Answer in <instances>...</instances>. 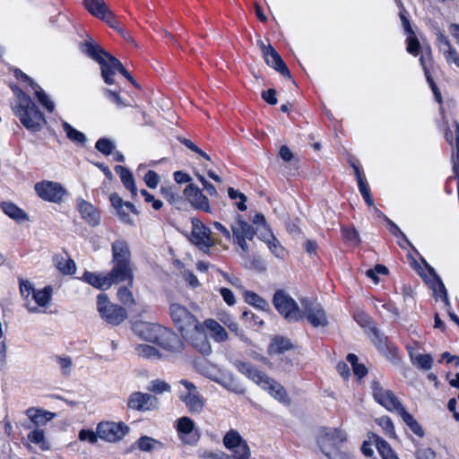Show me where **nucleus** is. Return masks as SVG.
I'll use <instances>...</instances> for the list:
<instances>
[{"label":"nucleus","mask_w":459,"mask_h":459,"mask_svg":"<svg viewBox=\"0 0 459 459\" xmlns=\"http://www.w3.org/2000/svg\"><path fill=\"white\" fill-rule=\"evenodd\" d=\"M231 450L233 451V455L230 457L232 459H250V449L247 442H243Z\"/></svg>","instance_id":"obj_52"},{"label":"nucleus","mask_w":459,"mask_h":459,"mask_svg":"<svg viewBox=\"0 0 459 459\" xmlns=\"http://www.w3.org/2000/svg\"><path fill=\"white\" fill-rule=\"evenodd\" d=\"M236 224L231 225V232L234 243L241 248V253L248 251L247 240H252L255 237V228L246 221L238 213L235 216Z\"/></svg>","instance_id":"obj_8"},{"label":"nucleus","mask_w":459,"mask_h":459,"mask_svg":"<svg viewBox=\"0 0 459 459\" xmlns=\"http://www.w3.org/2000/svg\"><path fill=\"white\" fill-rule=\"evenodd\" d=\"M2 211L10 218L16 221H25L28 219L27 214L23 210L19 208L13 203L3 202L1 204Z\"/></svg>","instance_id":"obj_33"},{"label":"nucleus","mask_w":459,"mask_h":459,"mask_svg":"<svg viewBox=\"0 0 459 459\" xmlns=\"http://www.w3.org/2000/svg\"><path fill=\"white\" fill-rule=\"evenodd\" d=\"M19 282H20V292H21L22 296L25 299H28L30 295V294L33 295V292L36 291V290L34 289L32 283L28 280L20 279Z\"/></svg>","instance_id":"obj_59"},{"label":"nucleus","mask_w":459,"mask_h":459,"mask_svg":"<svg viewBox=\"0 0 459 459\" xmlns=\"http://www.w3.org/2000/svg\"><path fill=\"white\" fill-rule=\"evenodd\" d=\"M265 64L280 73L283 77L291 78L290 72L284 63L280 54L274 48H270V51L263 56Z\"/></svg>","instance_id":"obj_23"},{"label":"nucleus","mask_w":459,"mask_h":459,"mask_svg":"<svg viewBox=\"0 0 459 459\" xmlns=\"http://www.w3.org/2000/svg\"><path fill=\"white\" fill-rule=\"evenodd\" d=\"M84 4L87 10L98 18L108 10L104 0H84Z\"/></svg>","instance_id":"obj_43"},{"label":"nucleus","mask_w":459,"mask_h":459,"mask_svg":"<svg viewBox=\"0 0 459 459\" xmlns=\"http://www.w3.org/2000/svg\"><path fill=\"white\" fill-rule=\"evenodd\" d=\"M62 127L65 132L67 138L72 142L80 144H84L86 143L87 138L85 134L74 128L69 123L64 121L62 124Z\"/></svg>","instance_id":"obj_42"},{"label":"nucleus","mask_w":459,"mask_h":459,"mask_svg":"<svg viewBox=\"0 0 459 459\" xmlns=\"http://www.w3.org/2000/svg\"><path fill=\"white\" fill-rule=\"evenodd\" d=\"M178 140L179 141L180 143L184 144L186 148H188L192 152L199 154L200 156L204 158L206 160H211L210 156L206 152L202 151L191 140H189L187 138H185V137H181V136L178 137Z\"/></svg>","instance_id":"obj_55"},{"label":"nucleus","mask_w":459,"mask_h":459,"mask_svg":"<svg viewBox=\"0 0 459 459\" xmlns=\"http://www.w3.org/2000/svg\"><path fill=\"white\" fill-rule=\"evenodd\" d=\"M156 343L170 352H181L185 347L181 338L166 328L162 329Z\"/></svg>","instance_id":"obj_20"},{"label":"nucleus","mask_w":459,"mask_h":459,"mask_svg":"<svg viewBox=\"0 0 459 459\" xmlns=\"http://www.w3.org/2000/svg\"><path fill=\"white\" fill-rule=\"evenodd\" d=\"M54 263L57 270L65 275H72L76 271V264L70 257L56 255L54 256Z\"/></svg>","instance_id":"obj_32"},{"label":"nucleus","mask_w":459,"mask_h":459,"mask_svg":"<svg viewBox=\"0 0 459 459\" xmlns=\"http://www.w3.org/2000/svg\"><path fill=\"white\" fill-rule=\"evenodd\" d=\"M255 236L266 244L274 237L267 225L259 228V231H257V229H255Z\"/></svg>","instance_id":"obj_63"},{"label":"nucleus","mask_w":459,"mask_h":459,"mask_svg":"<svg viewBox=\"0 0 459 459\" xmlns=\"http://www.w3.org/2000/svg\"><path fill=\"white\" fill-rule=\"evenodd\" d=\"M368 335L377 351L388 360L394 364H398L401 361L397 347L377 327L370 326Z\"/></svg>","instance_id":"obj_5"},{"label":"nucleus","mask_w":459,"mask_h":459,"mask_svg":"<svg viewBox=\"0 0 459 459\" xmlns=\"http://www.w3.org/2000/svg\"><path fill=\"white\" fill-rule=\"evenodd\" d=\"M160 193L169 203L176 204L178 201L181 199L180 195L178 193H175L172 187H160Z\"/></svg>","instance_id":"obj_64"},{"label":"nucleus","mask_w":459,"mask_h":459,"mask_svg":"<svg viewBox=\"0 0 459 459\" xmlns=\"http://www.w3.org/2000/svg\"><path fill=\"white\" fill-rule=\"evenodd\" d=\"M342 234L343 238L353 246L360 243L359 232L354 228H342Z\"/></svg>","instance_id":"obj_50"},{"label":"nucleus","mask_w":459,"mask_h":459,"mask_svg":"<svg viewBox=\"0 0 459 459\" xmlns=\"http://www.w3.org/2000/svg\"><path fill=\"white\" fill-rule=\"evenodd\" d=\"M135 445L142 452H152L163 447V444L161 442L148 436H142L136 441Z\"/></svg>","instance_id":"obj_36"},{"label":"nucleus","mask_w":459,"mask_h":459,"mask_svg":"<svg viewBox=\"0 0 459 459\" xmlns=\"http://www.w3.org/2000/svg\"><path fill=\"white\" fill-rule=\"evenodd\" d=\"M294 345L291 341L286 337L276 335L274 336L268 348L270 355H281L285 351L292 350Z\"/></svg>","instance_id":"obj_28"},{"label":"nucleus","mask_w":459,"mask_h":459,"mask_svg":"<svg viewBox=\"0 0 459 459\" xmlns=\"http://www.w3.org/2000/svg\"><path fill=\"white\" fill-rule=\"evenodd\" d=\"M344 433L338 429L323 428L316 437V443L321 452L331 459V449L337 448L338 446L345 441Z\"/></svg>","instance_id":"obj_6"},{"label":"nucleus","mask_w":459,"mask_h":459,"mask_svg":"<svg viewBox=\"0 0 459 459\" xmlns=\"http://www.w3.org/2000/svg\"><path fill=\"white\" fill-rule=\"evenodd\" d=\"M111 253V262H131L129 245L124 239H117L112 243Z\"/></svg>","instance_id":"obj_25"},{"label":"nucleus","mask_w":459,"mask_h":459,"mask_svg":"<svg viewBox=\"0 0 459 459\" xmlns=\"http://www.w3.org/2000/svg\"><path fill=\"white\" fill-rule=\"evenodd\" d=\"M95 148L102 154L108 156L113 152V150L115 149V145L108 138H100L96 142Z\"/></svg>","instance_id":"obj_49"},{"label":"nucleus","mask_w":459,"mask_h":459,"mask_svg":"<svg viewBox=\"0 0 459 459\" xmlns=\"http://www.w3.org/2000/svg\"><path fill=\"white\" fill-rule=\"evenodd\" d=\"M376 446L383 459H399L390 445L382 437L374 435Z\"/></svg>","instance_id":"obj_39"},{"label":"nucleus","mask_w":459,"mask_h":459,"mask_svg":"<svg viewBox=\"0 0 459 459\" xmlns=\"http://www.w3.org/2000/svg\"><path fill=\"white\" fill-rule=\"evenodd\" d=\"M300 303L304 317L313 327H325L328 325L326 313L320 303L308 299H302Z\"/></svg>","instance_id":"obj_9"},{"label":"nucleus","mask_w":459,"mask_h":459,"mask_svg":"<svg viewBox=\"0 0 459 459\" xmlns=\"http://www.w3.org/2000/svg\"><path fill=\"white\" fill-rule=\"evenodd\" d=\"M144 182L150 188H156L160 183V176L153 170H148L144 175Z\"/></svg>","instance_id":"obj_61"},{"label":"nucleus","mask_w":459,"mask_h":459,"mask_svg":"<svg viewBox=\"0 0 459 459\" xmlns=\"http://www.w3.org/2000/svg\"><path fill=\"white\" fill-rule=\"evenodd\" d=\"M110 64L108 65V69L107 71V79H103L107 84H113L114 79L113 76L116 74V72H119L123 76H125L133 85L138 87L137 82L131 76L128 71L123 66L122 63L114 56H110Z\"/></svg>","instance_id":"obj_24"},{"label":"nucleus","mask_w":459,"mask_h":459,"mask_svg":"<svg viewBox=\"0 0 459 459\" xmlns=\"http://www.w3.org/2000/svg\"><path fill=\"white\" fill-rule=\"evenodd\" d=\"M77 210L81 217L91 227H96L100 223V212L91 203L83 200H77Z\"/></svg>","instance_id":"obj_21"},{"label":"nucleus","mask_w":459,"mask_h":459,"mask_svg":"<svg viewBox=\"0 0 459 459\" xmlns=\"http://www.w3.org/2000/svg\"><path fill=\"white\" fill-rule=\"evenodd\" d=\"M158 400L155 396L142 392H134L130 394L127 406L129 409L145 411L157 407Z\"/></svg>","instance_id":"obj_17"},{"label":"nucleus","mask_w":459,"mask_h":459,"mask_svg":"<svg viewBox=\"0 0 459 459\" xmlns=\"http://www.w3.org/2000/svg\"><path fill=\"white\" fill-rule=\"evenodd\" d=\"M420 49V44L418 39L413 35H409L407 38V51L413 55L418 56Z\"/></svg>","instance_id":"obj_60"},{"label":"nucleus","mask_w":459,"mask_h":459,"mask_svg":"<svg viewBox=\"0 0 459 459\" xmlns=\"http://www.w3.org/2000/svg\"><path fill=\"white\" fill-rule=\"evenodd\" d=\"M411 360L420 369L429 370L433 366V359L430 354H416L409 352Z\"/></svg>","instance_id":"obj_41"},{"label":"nucleus","mask_w":459,"mask_h":459,"mask_svg":"<svg viewBox=\"0 0 459 459\" xmlns=\"http://www.w3.org/2000/svg\"><path fill=\"white\" fill-rule=\"evenodd\" d=\"M27 438L30 442L38 445L39 448L43 451H47L50 449L49 443L46 440L45 432L43 429L36 428L31 430Z\"/></svg>","instance_id":"obj_37"},{"label":"nucleus","mask_w":459,"mask_h":459,"mask_svg":"<svg viewBox=\"0 0 459 459\" xmlns=\"http://www.w3.org/2000/svg\"><path fill=\"white\" fill-rule=\"evenodd\" d=\"M169 312L174 325L183 338L187 339L190 333L202 328L203 324L186 307L173 303L170 305Z\"/></svg>","instance_id":"obj_2"},{"label":"nucleus","mask_w":459,"mask_h":459,"mask_svg":"<svg viewBox=\"0 0 459 459\" xmlns=\"http://www.w3.org/2000/svg\"><path fill=\"white\" fill-rule=\"evenodd\" d=\"M81 441H88L91 444H95L98 440V433L91 429H82L78 436Z\"/></svg>","instance_id":"obj_62"},{"label":"nucleus","mask_w":459,"mask_h":459,"mask_svg":"<svg viewBox=\"0 0 459 459\" xmlns=\"http://www.w3.org/2000/svg\"><path fill=\"white\" fill-rule=\"evenodd\" d=\"M25 414L29 419H31L32 422H34L36 428L40 429V427L45 426L48 421H50L56 416L55 413L35 408L30 407L26 410Z\"/></svg>","instance_id":"obj_27"},{"label":"nucleus","mask_w":459,"mask_h":459,"mask_svg":"<svg viewBox=\"0 0 459 459\" xmlns=\"http://www.w3.org/2000/svg\"><path fill=\"white\" fill-rule=\"evenodd\" d=\"M112 267L108 276L113 284L127 282L132 287L134 282V273L132 262H110Z\"/></svg>","instance_id":"obj_16"},{"label":"nucleus","mask_w":459,"mask_h":459,"mask_svg":"<svg viewBox=\"0 0 459 459\" xmlns=\"http://www.w3.org/2000/svg\"><path fill=\"white\" fill-rule=\"evenodd\" d=\"M192 344V346L203 355H209L212 352V346L209 340L206 337L205 330L204 325L201 329H196L190 333V336L186 339Z\"/></svg>","instance_id":"obj_22"},{"label":"nucleus","mask_w":459,"mask_h":459,"mask_svg":"<svg viewBox=\"0 0 459 459\" xmlns=\"http://www.w3.org/2000/svg\"><path fill=\"white\" fill-rule=\"evenodd\" d=\"M203 325L211 331L212 338L217 342H222L228 339L227 331L216 320L212 318L206 319Z\"/></svg>","instance_id":"obj_31"},{"label":"nucleus","mask_w":459,"mask_h":459,"mask_svg":"<svg viewBox=\"0 0 459 459\" xmlns=\"http://www.w3.org/2000/svg\"><path fill=\"white\" fill-rule=\"evenodd\" d=\"M136 350L138 354L143 358L150 359L159 357V351L155 347L149 344H139L136 347Z\"/></svg>","instance_id":"obj_53"},{"label":"nucleus","mask_w":459,"mask_h":459,"mask_svg":"<svg viewBox=\"0 0 459 459\" xmlns=\"http://www.w3.org/2000/svg\"><path fill=\"white\" fill-rule=\"evenodd\" d=\"M371 389L374 399L386 410L399 413L404 408L394 394L385 389L377 380L372 381Z\"/></svg>","instance_id":"obj_10"},{"label":"nucleus","mask_w":459,"mask_h":459,"mask_svg":"<svg viewBox=\"0 0 459 459\" xmlns=\"http://www.w3.org/2000/svg\"><path fill=\"white\" fill-rule=\"evenodd\" d=\"M102 21H104L109 27L116 30L118 33H123V27L120 22L117 20L114 13L108 9L101 16L99 17Z\"/></svg>","instance_id":"obj_48"},{"label":"nucleus","mask_w":459,"mask_h":459,"mask_svg":"<svg viewBox=\"0 0 459 459\" xmlns=\"http://www.w3.org/2000/svg\"><path fill=\"white\" fill-rule=\"evenodd\" d=\"M421 261L425 264L429 274L434 279V282L432 283L431 288L433 290L435 299H437L438 298H440L444 301L446 308L448 309V316L450 319L459 326V317L453 311L450 310L451 304L448 299L446 289L441 278L437 274L435 269L432 266H430L424 258H421Z\"/></svg>","instance_id":"obj_13"},{"label":"nucleus","mask_w":459,"mask_h":459,"mask_svg":"<svg viewBox=\"0 0 459 459\" xmlns=\"http://www.w3.org/2000/svg\"><path fill=\"white\" fill-rule=\"evenodd\" d=\"M176 429L183 444L195 446L200 439L199 430L194 420L188 417H181L177 420Z\"/></svg>","instance_id":"obj_14"},{"label":"nucleus","mask_w":459,"mask_h":459,"mask_svg":"<svg viewBox=\"0 0 459 459\" xmlns=\"http://www.w3.org/2000/svg\"><path fill=\"white\" fill-rule=\"evenodd\" d=\"M228 195L230 198L233 200L239 198V202L236 203V205L239 211L243 212L247 210V196L243 193L235 190L233 187H229Z\"/></svg>","instance_id":"obj_51"},{"label":"nucleus","mask_w":459,"mask_h":459,"mask_svg":"<svg viewBox=\"0 0 459 459\" xmlns=\"http://www.w3.org/2000/svg\"><path fill=\"white\" fill-rule=\"evenodd\" d=\"M398 414L401 416L404 423L416 436H418L419 437H424L425 432L422 427L414 419V417L405 410V408H403Z\"/></svg>","instance_id":"obj_35"},{"label":"nucleus","mask_w":459,"mask_h":459,"mask_svg":"<svg viewBox=\"0 0 459 459\" xmlns=\"http://www.w3.org/2000/svg\"><path fill=\"white\" fill-rule=\"evenodd\" d=\"M377 423L385 431L386 435L394 436V426L388 416H383L377 420Z\"/></svg>","instance_id":"obj_56"},{"label":"nucleus","mask_w":459,"mask_h":459,"mask_svg":"<svg viewBox=\"0 0 459 459\" xmlns=\"http://www.w3.org/2000/svg\"><path fill=\"white\" fill-rule=\"evenodd\" d=\"M184 195L194 208L205 212H211L209 199L202 193L196 185L189 184L184 189Z\"/></svg>","instance_id":"obj_18"},{"label":"nucleus","mask_w":459,"mask_h":459,"mask_svg":"<svg viewBox=\"0 0 459 459\" xmlns=\"http://www.w3.org/2000/svg\"><path fill=\"white\" fill-rule=\"evenodd\" d=\"M420 63L424 71L425 77L431 75L430 67L433 63V57L430 48H427L425 50H423V53L420 58Z\"/></svg>","instance_id":"obj_47"},{"label":"nucleus","mask_w":459,"mask_h":459,"mask_svg":"<svg viewBox=\"0 0 459 459\" xmlns=\"http://www.w3.org/2000/svg\"><path fill=\"white\" fill-rule=\"evenodd\" d=\"M35 91V95L39 100V102L48 111L53 112L55 109V105L53 101L49 100V97L47 93L41 89V87L38 84V87L32 88Z\"/></svg>","instance_id":"obj_46"},{"label":"nucleus","mask_w":459,"mask_h":459,"mask_svg":"<svg viewBox=\"0 0 459 459\" xmlns=\"http://www.w3.org/2000/svg\"><path fill=\"white\" fill-rule=\"evenodd\" d=\"M245 301L247 304L255 307H257L263 311H267L270 309L269 303L264 299H263L262 297H260L259 295L253 291L247 290L245 292Z\"/></svg>","instance_id":"obj_40"},{"label":"nucleus","mask_w":459,"mask_h":459,"mask_svg":"<svg viewBox=\"0 0 459 459\" xmlns=\"http://www.w3.org/2000/svg\"><path fill=\"white\" fill-rule=\"evenodd\" d=\"M97 309L101 318L108 324L118 325L127 317L125 307L110 303L107 294L100 293L97 297Z\"/></svg>","instance_id":"obj_4"},{"label":"nucleus","mask_w":459,"mask_h":459,"mask_svg":"<svg viewBox=\"0 0 459 459\" xmlns=\"http://www.w3.org/2000/svg\"><path fill=\"white\" fill-rule=\"evenodd\" d=\"M37 195L45 201L51 203H61L66 193L65 189L56 182L42 181L35 185Z\"/></svg>","instance_id":"obj_15"},{"label":"nucleus","mask_w":459,"mask_h":459,"mask_svg":"<svg viewBox=\"0 0 459 459\" xmlns=\"http://www.w3.org/2000/svg\"><path fill=\"white\" fill-rule=\"evenodd\" d=\"M82 52L86 54L89 57L98 62L100 65L101 76L107 79V71L110 64V53L103 49L99 44L95 43L92 39L85 40L80 47Z\"/></svg>","instance_id":"obj_11"},{"label":"nucleus","mask_w":459,"mask_h":459,"mask_svg":"<svg viewBox=\"0 0 459 459\" xmlns=\"http://www.w3.org/2000/svg\"><path fill=\"white\" fill-rule=\"evenodd\" d=\"M180 400L185 403L190 412H200L204 408L202 398L193 393L180 395Z\"/></svg>","instance_id":"obj_34"},{"label":"nucleus","mask_w":459,"mask_h":459,"mask_svg":"<svg viewBox=\"0 0 459 459\" xmlns=\"http://www.w3.org/2000/svg\"><path fill=\"white\" fill-rule=\"evenodd\" d=\"M162 327L158 324L139 321L133 325V330L142 339L155 342L159 340V335L162 331Z\"/></svg>","instance_id":"obj_19"},{"label":"nucleus","mask_w":459,"mask_h":459,"mask_svg":"<svg viewBox=\"0 0 459 459\" xmlns=\"http://www.w3.org/2000/svg\"><path fill=\"white\" fill-rule=\"evenodd\" d=\"M82 279L92 287L102 290H108L112 286V281H110L108 273L101 274L86 271Z\"/></svg>","instance_id":"obj_26"},{"label":"nucleus","mask_w":459,"mask_h":459,"mask_svg":"<svg viewBox=\"0 0 459 459\" xmlns=\"http://www.w3.org/2000/svg\"><path fill=\"white\" fill-rule=\"evenodd\" d=\"M273 303L276 310L289 322H299L304 318V313L298 303L284 290H276Z\"/></svg>","instance_id":"obj_3"},{"label":"nucleus","mask_w":459,"mask_h":459,"mask_svg":"<svg viewBox=\"0 0 459 459\" xmlns=\"http://www.w3.org/2000/svg\"><path fill=\"white\" fill-rule=\"evenodd\" d=\"M129 432V427L120 421H102L97 425V433L100 439L107 442L121 440Z\"/></svg>","instance_id":"obj_12"},{"label":"nucleus","mask_w":459,"mask_h":459,"mask_svg":"<svg viewBox=\"0 0 459 459\" xmlns=\"http://www.w3.org/2000/svg\"><path fill=\"white\" fill-rule=\"evenodd\" d=\"M18 99V104L13 108L15 115L20 118L22 126L30 132H38L45 122L44 115L29 95L18 86L13 88Z\"/></svg>","instance_id":"obj_1"},{"label":"nucleus","mask_w":459,"mask_h":459,"mask_svg":"<svg viewBox=\"0 0 459 459\" xmlns=\"http://www.w3.org/2000/svg\"><path fill=\"white\" fill-rule=\"evenodd\" d=\"M56 362L58 364L60 368L62 369V373L65 376L70 375L73 368V361L72 359L68 356L62 357V356H56L55 357Z\"/></svg>","instance_id":"obj_54"},{"label":"nucleus","mask_w":459,"mask_h":459,"mask_svg":"<svg viewBox=\"0 0 459 459\" xmlns=\"http://www.w3.org/2000/svg\"><path fill=\"white\" fill-rule=\"evenodd\" d=\"M234 365L239 372H241L242 374H244L245 376H247L248 378L252 379L258 385L261 383V381H263V378L265 376V374L259 371L256 368H255L252 364L248 362L236 360L234 362Z\"/></svg>","instance_id":"obj_29"},{"label":"nucleus","mask_w":459,"mask_h":459,"mask_svg":"<svg viewBox=\"0 0 459 459\" xmlns=\"http://www.w3.org/2000/svg\"><path fill=\"white\" fill-rule=\"evenodd\" d=\"M114 170L119 175L124 186L130 191L132 196L134 197L137 195V188L132 172L121 165L115 166Z\"/></svg>","instance_id":"obj_30"},{"label":"nucleus","mask_w":459,"mask_h":459,"mask_svg":"<svg viewBox=\"0 0 459 459\" xmlns=\"http://www.w3.org/2000/svg\"><path fill=\"white\" fill-rule=\"evenodd\" d=\"M149 390L155 394H162L164 392H169L170 385L165 381L157 379L152 381L151 387L149 388Z\"/></svg>","instance_id":"obj_58"},{"label":"nucleus","mask_w":459,"mask_h":459,"mask_svg":"<svg viewBox=\"0 0 459 459\" xmlns=\"http://www.w3.org/2000/svg\"><path fill=\"white\" fill-rule=\"evenodd\" d=\"M217 383H219L225 389L238 394H243L246 392L245 388L240 384H238L232 377H224L223 379L217 380Z\"/></svg>","instance_id":"obj_45"},{"label":"nucleus","mask_w":459,"mask_h":459,"mask_svg":"<svg viewBox=\"0 0 459 459\" xmlns=\"http://www.w3.org/2000/svg\"><path fill=\"white\" fill-rule=\"evenodd\" d=\"M192 226L191 241L201 251L208 253L210 248L216 244L212 230L196 218L192 219Z\"/></svg>","instance_id":"obj_7"},{"label":"nucleus","mask_w":459,"mask_h":459,"mask_svg":"<svg viewBox=\"0 0 459 459\" xmlns=\"http://www.w3.org/2000/svg\"><path fill=\"white\" fill-rule=\"evenodd\" d=\"M243 442L247 441L242 438L237 430L234 429L228 431L223 437V445L227 449L230 450L238 446Z\"/></svg>","instance_id":"obj_44"},{"label":"nucleus","mask_w":459,"mask_h":459,"mask_svg":"<svg viewBox=\"0 0 459 459\" xmlns=\"http://www.w3.org/2000/svg\"><path fill=\"white\" fill-rule=\"evenodd\" d=\"M53 288L50 285L45 286L42 290H36L33 292L32 299L39 307L48 306L52 298Z\"/></svg>","instance_id":"obj_38"},{"label":"nucleus","mask_w":459,"mask_h":459,"mask_svg":"<svg viewBox=\"0 0 459 459\" xmlns=\"http://www.w3.org/2000/svg\"><path fill=\"white\" fill-rule=\"evenodd\" d=\"M117 296L124 305H131L134 303L133 294L128 287H121L117 291Z\"/></svg>","instance_id":"obj_57"}]
</instances>
